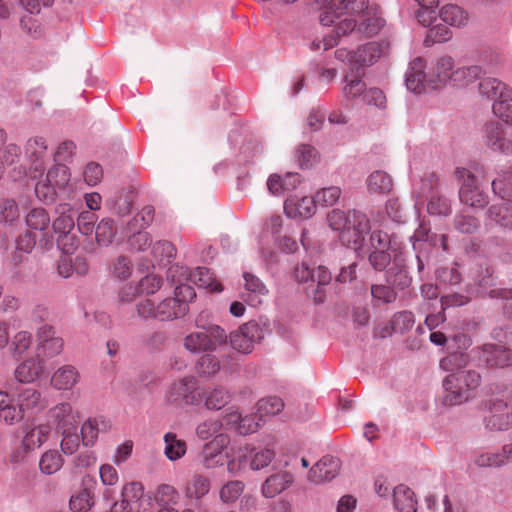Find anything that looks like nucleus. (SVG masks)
<instances>
[{
	"label": "nucleus",
	"instance_id": "nucleus-1",
	"mask_svg": "<svg viewBox=\"0 0 512 512\" xmlns=\"http://www.w3.org/2000/svg\"><path fill=\"white\" fill-rule=\"evenodd\" d=\"M312 5L319 11L320 23L334 27L325 49L332 48L341 37L355 30L356 16L363 17L358 30L370 37L378 34L384 25V20L369 8V0H313Z\"/></svg>",
	"mask_w": 512,
	"mask_h": 512
},
{
	"label": "nucleus",
	"instance_id": "nucleus-2",
	"mask_svg": "<svg viewBox=\"0 0 512 512\" xmlns=\"http://www.w3.org/2000/svg\"><path fill=\"white\" fill-rule=\"evenodd\" d=\"M327 222L332 230L340 232L341 242L354 249L362 245L371 228L368 217L355 209L348 212L333 209L327 214Z\"/></svg>",
	"mask_w": 512,
	"mask_h": 512
},
{
	"label": "nucleus",
	"instance_id": "nucleus-3",
	"mask_svg": "<svg viewBox=\"0 0 512 512\" xmlns=\"http://www.w3.org/2000/svg\"><path fill=\"white\" fill-rule=\"evenodd\" d=\"M481 383L478 372L468 370L448 375L443 386L446 390L444 401L449 405H458L469 398V392L475 390Z\"/></svg>",
	"mask_w": 512,
	"mask_h": 512
},
{
	"label": "nucleus",
	"instance_id": "nucleus-4",
	"mask_svg": "<svg viewBox=\"0 0 512 512\" xmlns=\"http://www.w3.org/2000/svg\"><path fill=\"white\" fill-rule=\"evenodd\" d=\"M228 336L225 330L216 324L203 327L202 331H195L183 339V346L192 353L213 352L218 346L226 344Z\"/></svg>",
	"mask_w": 512,
	"mask_h": 512
},
{
	"label": "nucleus",
	"instance_id": "nucleus-5",
	"mask_svg": "<svg viewBox=\"0 0 512 512\" xmlns=\"http://www.w3.org/2000/svg\"><path fill=\"white\" fill-rule=\"evenodd\" d=\"M202 400L198 392V381L192 375L174 380L165 391V401L177 407L196 406Z\"/></svg>",
	"mask_w": 512,
	"mask_h": 512
},
{
	"label": "nucleus",
	"instance_id": "nucleus-6",
	"mask_svg": "<svg viewBox=\"0 0 512 512\" xmlns=\"http://www.w3.org/2000/svg\"><path fill=\"white\" fill-rule=\"evenodd\" d=\"M455 176L462 184L459 189L460 201L472 208L483 209L489 203V196L479 187L476 177L466 168H457Z\"/></svg>",
	"mask_w": 512,
	"mask_h": 512
},
{
	"label": "nucleus",
	"instance_id": "nucleus-7",
	"mask_svg": "<svg viewBox=\"0 0 512 512\" xmlns=\"http://www.w3.org/2000/svg\"><path fill=\"white\" fill-rule=\"evenodd\" d=\"M228 338L233 349L248 354L263 338V330L257 322L249 321L231 332Z\"/></svg>",
	"mask_w": 512,
	"mask_h": 512
},
{
	"label": "nucleus",
	"instance_id": "nucleus-8",
	"mask_svg": "<svg viewBox=\"0 0 512 512\" xmlns=\"http://www.w3.org/2000/svg\"><path fill=\"white\" fill-rule=\"evenodd\" d=\"M341 462L338 458L326 455L308 471L307 480L315 485L333 480L339 473Z\"/></svg>",
	"mask_w": 512,
	"mask_h": 512
},
{
	"label": "nucleus",
	"instance_id": "nucleus-9",
	"mask_svg": "<svg viewBox=\"0 0 512 512\" xmlns=\"http://www.w3.org/2000/svg\"><path fill=\"white\" fill-rule=\"evenodd\" d=\"M48 415L60 432L77 429L80 422L79 412L68 402H62L52 407Z\"/></svg>",
	"mask_w": 512,
	"mask_h": 512
},
{
	"label": "nucleus",
	"instance_id": "nucleus-10",
	"mask_svg": "<svg viewBox=\"0 0 512 512\" xmlns=\"http://www.w3.org/2000/svg\"><path fill=\"white\" fill-rule=\"evenodd\" d=\"M483 142L493 151L512 154V146L505 138L503 126L498 121L487 122L483 127Z\"/></svg>",
	"mask_w": 512,
	"mask_h": 512
},
{
	"label": "nucleus",
	"instance_id": "nucleus-11",
	"mask_svg": "<svg viewBox=\"0 0 512 512\" xmlns=\"http://www.w3.org/2000/svg\"><path fill=\"white\" fill-rule=\"evenodd\" d=\"M484 421L489 430H506L512 425V407L501 400L495 401Z\"/></svg>",
	"mask_w": 512,
	"mask_h": 512
},
{
	"label": "nucleus",
	"instance_id": "nucleus-12",
	"mask_svg": "<svg viewBox=\"0 0 512 512\" xmlns=\"http://www.w3.org/2000/svg\"><path fill=\"white\" fill-rule=\"evenodd\" d=\"M453 68L454 60L452 57H440L428 72L427 85L436 89L445 85L448 81L451 82Z\"/></svg>",
	"mask_w": 512,
	"mask_h": 512
},
{
	"label": "nucleus",
	"instance_id": "nucleus-13",
	"mask_svg": "<svg viewBox=\"0 0 512 512\" xmlns=\"http://www.w3.org/2000/svg\"><path fill=\"white\" fill-rule=\"evenodd\" d=\"M228 444L229 437L226 434H218L206 443L202 450L203 466L211 469L222 464L221 454Z\"/></svg>",
	"mask_w": 512,
	"mask_h": 512
},
{
	"label": "nucleus",
	"instance_id": "nucleus-14",
	"mask_svg": "<svg viewBox=\"0 0 512 512\" xmlns=\"http://www.w3.org/2000/svg\"><path fill=\"white\" fill-rule=\"evenodd\" d=\"M284 211L290 218H310L315 214L316 202L314 197L290 196L284 203Z\"/></svg>",
	"mask_w": 512,
	"mask_h": 512
},
{
	"label": "nucleus",
	"instance_id": "nucleus-15",
	"mask_svg": "<svg viewBox=\"0 0 512 512\" xmlns=\"http://www.w3.org/2000/svg\"><path fill=\"white\" fill-rule=\"evenodd\" d=\"M51 432L52 428L49 423L27 425L23 428L22 445L26 450L34 451L49 439Z\"/></svg>",
	"mask_w": 512,
	"mask_h": 512
},
{
	"label": "nucleus",
	"instance_id": "nucleus-16",
	"mask_svg": "<svg viewBox=\"0 0 512 512\" xmlns=\"http://www.w3.org/2000/svg\"><path fill=\"white\" fill-rule=\"evenodd\" d=\"M384 47L379 42H368L351 54V65L357 67L371 66L383 55Z\"/></svg>",
	"mask_w": 512,
	"mask_h": 512
},
{
	"label": "nucleus",
	"instance_id": "nucleus-17",
	"mask_svg": "<svg viewBox=\"0 0 512 512\" xmlns=\"http://www.w3.org/2000/svg\"><path fill=\"white\" fill-rule=\"evenodd\" d=\"M43 373V360L39 357H30L15 368L14 376L19 383L30 384L35 382Z\"/></svg>",
	"mask_w": 512,
	"mask_h": 512
},
{
	"label": "nucleus",
	"instance_id": "nucleus-18",
	"mask_svg": "<svg viewBox=\"0 0 512 512\" xmlns=\"http://www.w3.org/2000/svg\"><path fill=\"white\" fill-rule=\"evenodd\" d=\"M78 369L72 365L59 367L51 376L50 385L60 391L72 390L80 381Z\"/></svg>",
	"mask_w": 512,
	"mask_h": 512
},
{
	"label": "nucleus",
	"instance_id": "nucleus-19",
	"mask_svg": "<svg viewBox=\"0 0 512 512\" xmlns=\"http://www.w3.org/2000/svg\"><path fill=\"white\" fill-rule=\"evenodd\" d=\"M426 62L423 58H415L406 74V86L414 93H421L427 85L428 73H425Z\"/></svg>",
	"mask_w": 512,
	"mask_h": 512
},
{
	"label": "nucleus",
	"instance_id": "nucleus-20",
	"mask_svg": "<svg viewBox=\"0 0 512 512\" xmlns=\"http://www.w3.org/2000/svg\"><path fill=\"white\" fill-rule=\"evenodd\" d=\"M294 482V476L288 471H280L270 475L262 485V494L266 498H273L289 488Z\"/></svg>",
	"mask_w": 512,
	"mask_h": 512
},
{
	"label": "nucleus",
	"instance_id": "nucleus-21",
	"mask_svg": "<svg viewBox=\"0 0 512 512\" xmlns=\"http://www.w3.org/2000/svg\"><path fill=\"white\" fill-rule=\"evenodd\" d=\"M479 92L490 99L512 101V88L497 78L483 79L479 83Z\"/></svg>",
	"mask_w": 512,
	"mask_h": 512
},
{
	"label": "nucleus",
	"instance_id": "nucleus-22",
	"mask_svg": "<svg viewBox=\"0 0 512 512\" xmlns=\"http://www.w3.org/2000/svg\"><path fill=\"white\" fill-rule=\"evenodd\" d=\"M483 358L490 367L504 368L512 366V351L503 346L494 344L484 345Z\"/></svg>",
	"mask_w": 512,
	"mask_h": 512
},
{
	"label": "nucleus",
	"instance_id": "nucleus-23",
	"mask_svg": "<svg viewBox=\"0 0 512 512\" xmlns=\"http://www.w3.org/2000/svg\"><path fill=\"white\" fill-rule=\"evenodd\" d=\"M18 406L25 413H37L43 410L46 406L41 393L34 388H25L17 394Z\"/></svg>",
	"mask_w": 512,
	"mask_h": 512
},
{
	"label": "nucleus",
	"instance_id": "nucleus-24",
	"mask_svg": "<svg viewBox=\"0 0 512 512\" xmlns=\"http://www.w3.org/2000/svg\"><path fill=\"white\" fill-rule=\"evenodd\" d=\"M487 220L496 226L512 231V205L508 203H497L491 205L487 212Z\"/></svg>",
	"mask_w": 512,
	"mask_h": 512
},
{
	"label": "nucleus",
	"instance_id": "nucleus-25",
	"mask_svg": "<svg viewBox=\"0 0 512 512\" xmlns=\"http://www.w3.org/2000/svg\"><path fill=\"white\" fill-rule=\"evenodd\" d=\"M110 424L103 418H93L87 420L81 427V439L84 446H93L100 432H106Z\"/></svg>",
	"mask_w": 512,
	"mask_h": 512
},
{
	"label": "nucleus",
	"instance_id": "nucleus-26",
	"mask_svg": "<svg viewBox=\"0 0 512 512\" xmlns=\"http://www.w3.org/2000/svg\"><path fill=\"white\" fill-rule=\"evenodd\" d=\"M512 461V445L507 444L499 452H486L479 455L475 463L479 467H500Z\"/></svg>",
	"mask_w": 512,
	"mask_h": 512
},
{
	"label": "nucleus",
	"instance_id": "nucleus-27",
	"mask_svg": "<svg viewBox=\"0 0 512 512\" xmlns=\"http://www.w3.org/2000/svg\"><path fill=\"white\" fill-rule=\"evenodd\" d=\"M393 503L399 512H416L417 510L414 493L405 485H398L394 488Z\"/></svg>",
	"mask_w": 512,
	"mask_h": 512
},
{
	"label": "nucleus",
	"instance_id": "nucleus-28",
	"mask_svg": "<svg viewBox=\"0 0 512 512\" xmlns=\"http://www.w3.org/2000/svg\"><path fill=\"white\" fill-rule=\"evenodd\" d=\"M210 488V479L203 474L197 473L187 482L184 494L187 498L199 500L209 493Z\"/></svg>",
	"mask_w": 512,
	"mask_h": 512
},
{
	"label": "nucleus",
	"instance_id": "nucleus-29",
	"mask_svg": "<svg viewBox=\"0 0 512 512\" xmlns=\"http://www.w3.org/2000/svg\"><path fill=\"white\" fill-rule=\"evenodd\" d=\"M190 282L199 288L209 289L210 291H222V285L215 280L213 274L205 267H197L189 273Z\"/></svg>",
	"mask_w": 512,
	"mask_h": 512
},
{
	"label": "nucleus",
	"instance_id": "nucleus-30",
	"mask_svg": "<svg viewBox=\"0 0 512 512\" xmlns=\"http://www.w3.org/2000/svg\"><path fill=\"white\" fill-rule=\"evenodd\" d=\"M163 439L165 443L164 455L170 461H177L186 454L187 444L185 440L178 438L175 433L168 432Z\"/></svg>",
	"mask_w": 512,
	"mask_h": 512
},
{
	"label": "nucleus",
	"instance_id": "nucleus-31",
	"mask_svg": "<svg viewBox=\"0 0 512 512\" xmlns=\"http://www.w3.org/2000/svg\"><path fill=\"white\" fill-rule=\"evenodd\" d=\"M156 309V318L161 321L172 320L186 314V306L173 298L164 299Z\"/></svg>",
	"mask_w": 512,
	"mask_h": 512
},
{
	"label": "nucleus",
	"instance_id": "nucleus-32",
	"mask_svg": "<svg viewBox=\"0 0 512 512\" xmlns=\"http://www.w3.org/2000/svg\"><path fill=\"white\" fill-rule=\"evenodd\" d=\"M367 187L372 194H386L392 190L393 181L384 171H374L367 178Z\"/></svg>",
	"mask_w": 512,
	"mask_h": 512
},
{
	"label": "nucleus",
	"instance_id": "nucleus-33",
	"mask_svg": "<svg viewBox=\"0 0 512 512\" xmlns=\"http://www.w3.org/2000/svg\"><path fill=\"white\" fill-rule=\"evenodd\" d=\"M243 277L245 280L244 287L245 290L248 292L247 301L252 306L260 304L261 300L259 299V296L266 295L268 292L266 286L258 277L251 273L246 272L244 273Z\"/></svg>",
	"mask_w": 512,
	"mask_h": 512
},
{
	"label": "nucleus",
	"instance_id": "nucleus-34",
	"mask_svg": "<svg viewBox=\"0 0 512 512\" xmlns=\"http://www.w3.org/2000/svg\"><path fill=\"white\" fill-rule=\"evenodd\" d=\"M441 19L451 26L462 27L468 23V13L455 4L443 6L439 13Z\"/></svg>",
	"mask_w": 512,
	"mask_h": 512
},
{
	"label": "nucleus",
	"instance_id": "nucleus-35",
	"mask_svg": "<svg viewBox=\"0 0 512 512\" xmlns=\"http://www.w3.org/2000/svg\"><path fill=\"white\" fill-rule=\"evenodd\" d=\"M47 141L42 136H34L27 140L25 155L33 163L42 162L47 155Z\"/></svg>",
	"mask_w": 512,
	"mask_h": 512
},
{
	"label": "nucleus",
	"instance_id": "nucleus-36",
	"mask_svg": "<svg viewBox=\"0 0 512 512\" xmlns=\"http://www.w3.org/2000/svg\"><path fill=\"white\" fill-rule=\"evenodd\" d=\"M63 463V457L58 450H48L40 457L39 469L42 473L51 475L59 471Z\"/></svg>",
	"mask_w": 512,
	"mask_h": 512
},
{
	"label": "nucleus",
	"instance_id": "nucleus-37",
	"mask_svg": "<svg viewBox=\"0 0 512 512\" xmlns=\"http://www.w3.org/2000/svg\"><path fill=\"white\" fill-rule=\"evenodd\" d=\"M203 396L204 405L208 410H220L231 400L230 393L223 387H216Z\"/></svg>",
	"mask_w": 512,
	"mask_h": 512
},
{
	"label": "nucleus",
	"instance_id": "nucleus-38",
	"mask_svg": "<svg viewBox=\"0 0 512 512\" xmlns=\"http://www.w3.org/2000/svg\"><path fill=\"white\" fill-rule=\"evenodd\" d=\"M482 74V68L478 65L461 67L452 72V83L456 86H466Z\"/></svg>",
	"mask_w": 512,
	"mask_h": 512
},
{
	"label": "nucleus",
	"instance_id": "nucleus-39",
	"mask_svg": "<svg viewBox=\"0 0 512 512\" xmlns=\"http://www.w3.org/2000/svg\"><path fill=\"white\" fill-rule=\"evenodd\" d=\"M155 209L151 205L144 206L133 219L128 223L129 232H139L145 230L154 220Z\"/></svg>",
	"mask_w": 512,
	"mask_h": 512
},
{
	"label": "nucleus",
	"instance_id": "nucleus-40",
	"mask_svg": "<svg viewBox=\"0 0 512 512\" xmlns=\"http://www.w3.org/2000/svg\"><path fill=\"white\" fill-rule=\"evenodd\" d=\"M346 85L343 88V94L346 98H355L363 94L366 84L362 81V75L359 69L354 73L353 70L345 77Z\"/></svg>",
	"mask_w": 512,
	"mask_h": 512
},
{
	"label": "nucleus",
	"instance_id": "nucleus-41",
	"mask_svg": "<svg viewBox=\"0 0 512 512\" xmlns=\"http://www.w3.org/2000/svg\"><path fill=\"white\" fill-rule=\"evenodd\" d=\"M512 174L505 173L492 181V190L502 200L512 203Z\"/></svg>",
	"mask_w": 512,
	"mask_h": 512
},
{
	"label": "nucleus",
	"instance_id": "nucleus-42",
	"mask_svg": "<svg viewBox=\"0 0 512 512\" xmlns=\"http://www.w3.org/2000/svg\"><path fill=\"white\" fill-rule=\"evenodd\" d=\"M26 224L32 230L45 231L50 225V217L43 208H34L26 215Z\"/></svg>",
	"mask_w": 512,
	"mask_h": 512
},
{
	"label": "nucleus",
	"instance_id": "nucleus-43",
	"mask_svg": "<svg viewBox=\"0 0 512 512\" xmlns=\"http://www.w3.org/2000/svg\"><path fill=\"white\" fill-rule=\"evenodd\" d=\"M284 408V403L279 397L263 398L257 403V414L259 419L265 416H274L279 414Z\"/></svg>",
	"mask_w": 512,
	"mask_h": 512
},
{
	"label": "nucleus",
	"instance_id": "nucleus-44",
	"mask_svg": "<svg viewBox=\"0 0 512 512\" xmlns=\"http://www.w3.org/2000/svg\"><path fill=\"white\" fill-rule=\"evenodd\" d=\"M245 484L240 480H232L224 484L220 491L219 497L223 503H234L242 495Z\"/></svg>",
	"mask_w": 512,
	"mask_h": 512
},
{
	"label": "nucleus",
	"instance_id": "nucleus-45",
	"mask_svg": "<svg viewBox=\"0 0 512 512\" xmlns=\"http://www.w3.org/2000/svg\"><path fill=\"white\" fill-rule=\"evenodd\" d=\"M70 180V172L67 166L58 163L52 167L46 176V181L51 183L56 189L64 188Z\"/></svg>",
	"mask_w": 512,
	"mask_h": 512
},
{
	"label": "nucleus",
	"instance_id": "nucleus-46",
	"mask_svg": "<svg viewBox=\"0 0 512 512\" xmlns=\"http://www.w3.org/2000/svg\"><path fill=\"white\" fill-rule=\"evenodd\" d=\"M151 255L153 260L158 264L162 263L164 260L169 262L175 256V247L169 241H157L152 245Z\"/></svg>",
	"mask_w": 512,
	"mask_h": 512
},
{
	"label": "nucleus",
	"instance_id": "nucleus-47",
	"mask_svg": "<svg viewBox=\"0 0 512 512\" xmlns=\"http://www.w3.org/2000/svg\"><path fill=\"white\" fill-rule=\"evenodd\" d=\"M19 217V207L13 199H4L0 202V223L13 225Z\"/></svg>",
	"mask_w": 512,
	"mask_h": 512
},
{
	"label": "nucleus",
	"instance_id": "nucleus-48",
	"mask_svg": "<svg viewBox=\"0 0 512 512\" xmlns=\"http://www.w3.org/2000/svg\"><path fill=\"white\" fill-rule=\"evenodd\" d=\"M195 368L200 376L211 377L220 370V362L215 356L206 354L196 362Z\"/></svg>",
	"mask_w": 512,
	"mask_h": 512
},
{
	"label": "nucleus",
	"instance_id": "nucleus-49",
	"mask_svg": "<svg viewBox=\"0 0 512 512\" xmlns=\"http://www.w3.org/2000/svg\"><path fill=\"white\" fill-rule=\"evenodd\" d=\"M387 283L394 288L403 290L411 284V278L404 267H392L387 273Z\"/></svg>",
	"mask_w": 512,
	"mask_h": 512
},
{
	"label": "nucleus",
	"instance_id": "nucleus-50",
	"mask_svg": "<svg viewBox=\"0 0 512 512\" xmlns=\"http://www.w3.org/2000/svg\"><path fill=\"white\" fill-rule=\"evenodd\" d=\"M276 452L272 447H265L251 454L250 467L252 470H260L267 467L275 458Z\"/></svg>",
	"mask_w": 512,
	"mask_h": 512
},
{
	"label": "nucleus",
	"instance_id": "nucleus-51",
	"mask_svg": "<svg viewBox=\"0 0 512 512\" xmlns=\"http://www.w3.org/2000/svg\"><path fill=\"white\" fill-rule=\"evenodd\" d=\"M454 228L463 234H472L480 227V221L474 216L466 214H457L454 217Z\"/></svg>",
	"mask_w": 512,
	"mask_h": 512
},
{
	"label": "nucleus",
	"instance_id": "nucleus-52",
	"mask_svg": "<svg viewBox=\"0 0 512 512\" xmlns=\"http://www.w3.org/2000/svg\"><path fill=\"white\" fill-rule=\"evenodd\" d=\"M341 196V189L336 186L323 188L316 192L314 200L316 205L328 207L334 205Z\"/></svg>",
	"mask_w": 512,
	"mask_h": 512
},
{
	"label": "nucleus",
	"instance_id": "nucleus-53",
	"mask_svg": "<svg viewBox=\"0 0 512 512\" xmlns=\"http://www.w3.org/2000/svg\"><path fill=\"white\" fill-rule=\"evenodd\" d=\"M116 230L111 220L103 219L95 228L96 240L100 245H108L112 242Z\"/></svg>",
	"mask_w": 512,
	"mask_h": 512
},
{
	"label": "nucleus",
	"instance_id": "nucleus-54",
	"mask_svg": "<svg viewBox=\"0 0 512 512\" xmlns=\"http://www.w3.org/2000/svg\"><path fill=\"white\" fill-rule=\"evenodd\" d=\"M93 504V498L89 490L82 489L70 499V508L74 512H86Z\"/></svg>",
	"mask_w": 512,
	"mask_h": 512
},
{
	"label": "nucleus",
	"instance_id": "nucleus-55",
	"mask_svg": "<svg viewBox=\"0 0 512 512\" xmlns=\"http://www.w3.org/2000/svg\"><path fill=\"white\" fill-rule=\"evenodd\" d=\"M61 435L62 440L60 446L62 452L67 455L74 454L80 445V436L77 433V429L62 431Z\"/></svg>",
	"mask_w": 512,
	"mask_h": 512
},
{
	"label": "nucleus",
	"instance_id": "nucleus-56",
	"mask_svg": "<svg viewBox=\"0 0 512 512\" xmlns=\"http://www.w3.org/2000/svg\"><path fill=\"white\" fill-rule=\"evenodd\" d=\"M133 264L126 256H118L112 264V274L119 280H126L132 275Z\"/></svg>",
	"mask_w": 512,
	"mask_h": 512
},
{
	"label": "nucleus",
	"instance_id": "nucleus-57",
	"mask_svg": "<svg viewBox=\"0 0 512 512\" xmlns=\"http://www.w3.org/2000/svg\"><path fill=\"white\" fill-rule=\"evenodd\" d=\"M64 341L61 337L56 336L53 339L45 342L41 346L37 347L38 355L45 358H53L59 355L63 351Z\"/></svg>",
	"mask_w": 512,
	"mask_h": 512
},
{
	"label": "nucleus",
	"instance_id": "nucleus-58",
	"mask_svg": "<svg viewBox=\"0 0 512 512\" xmlns=\"http://www.w3.org/2000/svg\"><path fill=\"white\" fill-rule=\"evenodd\" d=\"M222 422L218 419H209L200 423L196 428L197 436L202 440H207L212 436L220 434Z\"/></svg>",
	"mask_w": 512,
	"mask_h": 512
},
{
	"label": "nucleus",
	"instance_id": "nucleus-59",
	"mask_svg": "<svg viewBox=\"0 0 512 512\" xmlns=\"http://www.w3.org/2000/svg\"><path fill=\"white\" fill-rule=\"evenodd\" d=\"M296 157L302 168L312 167L318 160L316 149L305 144L299 146Z\"/></svg>",
	"mask_w": 512,
	"mask_h": 512
},
{
	"label": "nucleus",
	"instance_id": "nucleus-60",
	"mask_svg": "<svg viewBox=\"0 0 512 512\" xmlns=\"http://www.w3.org/2000/svg\"><path fill=\"white\" fill-rule=\"evenodd\" d=\"M427 210L430 214L439 216H448L452 211L450 201L440 196L431 197Z\"/></svg>",
	"mask_w": 512,
	"mask_h": 512
},
{
	"label": "nucleus",
	"instance_id": "nucleus-61",
	"mask_svg": "<svg viewBox=\"0 0 512 512\" xmlns=\"http://www.w3.org/2000/svg\"><path fill=\"white\" fill-rule=\"evenodd\" d=\"M122 500L127 506H133V503L140 499L143 495V486L140 482H130L122 488Z\"/></svg>",
	"mask_w": 512,
	"mask_h": 512
},
{
	"label": "nucleus",
	"instance_id": "nucleus-62",
	"mask_svg": "<svg viewBox=\"0 0 512 512\" xmlns=\"http://www.w3.org/2000/svg\"><path fill=\"white\" fill-rule=\"evenodd\" d=\"M137 285L141 295H152L161 288L162 279L157 275L150 274L143 277Z\"/></svg>",
	"mask_w": 512,
	"mask_h": 512
},
{
	"label": "nucleus",
	"instance_id": "nucleus-63",
	"mask_svg": "<svg viewBox=\"0 0 512 512\" xmlns=\"http://www.w3.org/2000/svg\"><path fill=\"white\" fill-rule=\"evenodd\" d=\"M155 499L161 505L176 504L178 500V492L173 486L162 484L156 491Z\"/></svg>",
	"mask_w": 512,
	"mask_h": 512
},
{
	"label": "nucleus",
	"instance_id": "nucleus-64",
	"mask_svg": "<svg viewBox=\"0 0 512 512\" xmlns=\"http://www.w3.org/2000/svg\"><path fill=\"white\" fill-rule=\"evenodd\" d=\"M371 295L382 303H392L397 298V293L390 285H372Z\"/></svg>",
	"mask_w": 512,
	"mask_h": 512
}]
</instances>
